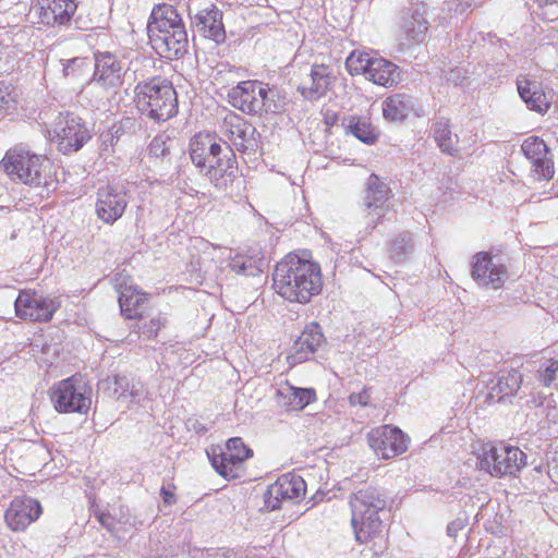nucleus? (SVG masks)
Wrapping results in <instances>:
<instances>
[{"instance_id": "53", "label": "nucleus", "mask_w": 558, "mask_h": 558, "mask_svg": "<svg viewBox=\"0 0 558 558\" xmlns=\"http://www.w3.org/2000/svg\"><path fill=\"white\" fill-rule=\"evenodd\" d=\"M548 475L555 483H558V456L549 463Z\"/></svg>"}, {"instance_id": "37", "label": "nucleus", "mask_w": 558, "mask_h": 558, "mask_svg": "<svg viewBox=\"0 0 558 558\" xmlns=\"http://www.w3.org/2000/svg\"><path fill=\"white\" fill-rule=\"evenodd\" d=\"M434 137L442 153L450 156H454L457 154L459 138L458 135L451 132L447 120L440 119L435 122Z\"/></svg>"}, {"instance_id": "19", "label": "nucleus", "mask_w": 558, "mask_h": 558, "mask_svg": "<svg viewBox=\"0 0 558 558\" xmlns=\"http://www.w3.org/2000/svg\"><path fill=\"white\" fill-rule=\"evenodd\" d=\"M192 24L198 34L216 44L223 43L226 39L222 12L215 5L199 10L192 19Z\"/></svg>"}, {"instance_id": "46", "label": "nucleus", "mask_w": 558, "mask_h": 558, "mask_svg": "<svg viewBox=\"0 0 558 558\" xmlns=\"http://www.w3.org/2000/svg\"><path fill=\"white\" fill-rule=\"evenodd\" d=\"M474 0H449L445 3L448 12H454L456 14H462L468 9L472 8Z\"/></svg>"}, {"instance_id": "10", "label": "nucleus", "mask_w": 558, "mask_h": 558, "mask_svg": "<svg viewBox=\"0 0 558 558\" xmlns=\"http://www.w3.org/2000/svg\"><path fill=\"white\" fill-rule=\"evenodd\" d=\"M305 492L306 484L300 475L283 474L265 492V507L271 511L280 509L283 502L298 500L305 495Z\"/></svg>"}, {"instance_id": "56", "label": "nucleus", "mask_w": 558, "mask_h": 558, "mask_svg": "<svg viewBox=\"0 0 558 558\" xmlns=\"http://www.w3.org/2000/svg\"><path fill=\"white\" fill-rule=\"evenodd\" d=\"M109 519V517L105 515V514H101L99 517V521L102 525L107 526V523H106V520Z\"/></svg>"}, {"instance_id": "16", "label": "nucleus", "mask_w": 558, "mask_h": 558, "mask_svg": "<svg viewBox=\"0 0 558 558\" xmlns=\"http://www.w3.org/2000/svg\"><path fill=\"white\" fill-rule=\"evenodd\" d=\"M400 28L409 45L422 44L428 35L426 8L423 4L412 5L401 12Z\"/></svg>"}, {"instance_id": "13", "label": "nucleus", "mask_w": 558, "mask_h": 558, "mask_svg": "<svg viewBox=\"0 0 558 558\" xmlns=\"http://www.w3.org/2000/svg\"><path fill=\"white\" fill-rule=\"evenodd\" d=\"M264 83L259 81H244L232 87L228 93L229 102L247 114L263 112Z\"/></svg>"}, {"instance_id": "44", "label": "nucleus", "mask_w": 558, "mask_h": 558, "mask_svg": "<svg viewBox=\"0 0 558 558\" xmlns=\"http://www.w3.org/2000/svg\"><path fill=\"white\" fill-rule=\"evenodd\" d=\"M402 81V72L400 68L386 60V88L398 85Z\"/></svg>"}, {"instance_id": "42", "label": "nucleus", "mask_w": 558, "mask_h": 558, "mask_svg": "<svg viewBox=\"0 0 558 558\" xmlns=\"http://www.w3.org/2000/svg\"><path fill=\"white\" fill-rule=\"evenodd\" d=\"M90 62L86 58H73L68 60L63 68L65 76L80 77L84 73H88Z\"/></svg>"}, {"instance_id": "43", "label": "nucleus", "mask_w": 558, "mask_h": 558, "mask_svg": "<svg viewBox=\"0 0 558 558\" xmlns=\"http://www.w3.org/2000/svg\"><path fill=\"white\" fill-rule=\"evenodd\" d=\"M148 150L151 156L165 159L170 154V146L163 136H156L149 143Z\"/></svg>"}, {"instance_id": "5", "label": "nucleus", "mask_w": 558, "mask_h": 558, "mask_svg": "<svg viewBox=\"0 0 558 558\" xmlns=\"http://www.w3.org/2000/svg\"><path fill=\"white\" fill-rule=\"evenodd\" d=\"M352 509V526L359 543H368L381 538L383 521L380 511L384 499L376 489L359 490L350 501Z\"/></svg>"}, {"instance_id": "12", "label": "nucleus", "mask_w": 558, "mask_h": 558, "mask_svg": "<svg viewBox=\"0 0 558 558\" xmlns=\"http://www.w3.org/2000/svg\"><path fill=\"white\" fill-rule=\"evenodd\" d=\"M508 270L504 264L494 262L487 252L473 257L472 278L482 287L499 289L504 286Z\"/></svg>"}, {"instance_id": "4", "label": "nucleus", "mask_w": 558, "mask_h": 558, "mask_svg": "<svg viewBox=\"0 0 558 558\" xmlns=\"http://www.w3.org/2000/svg\"><path fill=\"white\" fill-rule=\"evenodd\" d=\"M2 165L13 181L45 187L51 186L54 182L52 163L45 156L14 148L7 151Z\"/></svg>"}, {"instance_id": "1", "label": "nucleus", "mask_w": 558, "mask_h": 558, "mask_svg": "<svg viewBox=\"0 0 558 558\" xmlns=\"http://www.w3.org/2000/svg\"><path fill=\"white\" fill-rule=\"evenodd\" d=\"M272 280L278 294L290 302L303 304L323 288L319 265L295 254H288L277 264Z\"/></svg>"}, {"instance_id": "60", "label": "nucleus", "mask_w": 558, "mask_h": 558, "mask_svg": "<svg viewBox=\"0 0 558 558\" xmlns=\"http://www.w3.org/2000/svg\"><path fill=\"white\" fill-rule=\"evenodd\" d=\"M375 547H376V542H374V543H373V545H372V549H374V550H375Z\"/></svg>"}, {"instance_id": "39", "label": "nucleus", "mask_w": 558, "mask_h": 558, "mask_svg": "<svg viewBox=\"0 0 558 558\" xmlns=\"http://www.w3.org/2000/svg\"><path fill=\"white\" fill-rule=\"evenodd\" d=\"M245 459L247 458L226 450L219 456H214L211 464L220 475L228 477L233 476L234 469Z\"/></svg>"}, {"instance_id": "21", "label": "nucleus", "mask_w": 558, "mask_h": 558, "mask_svg": "<svg viewBox=\"0 0 558 558\" xmlns=\"http://www.w3.org/2000/svg\"><path fill=\"white\" fill-rule=\"evenodd\" d=\"M124 64L110 52L95 54V72L93 80L102 86L114 87L121 84Z\"/></svg>"}, {"instance_id": "36", "label": "nucleus", "mask_w": 558, "mask_h": 558, "mask_svg": "<svg viewBox=\"0 0 558 558\" xmlns=\"http://www.w3.org/2000/svg\"><path fill=\"white\" fill-rule=\"evenodd\" d=\"M145 299L140 295L132 287H124L119 291V305L121 314L128 319L142 317L138 308L144 303Z\"/></svg>"}, {"instance_id": "11", "label": "nucleus", "mask_w": 558, "mask_h": 558, "mask_svg": "<svg viewBox=\"0 0 558 558\" xmlns=\"http://www.w3.org/2000/svg\"><path fill=\"white\" fill-rule=\"evenodd\" d=\"M189 154L193 165L202 171L209 165L217 163L223 154H232V149L227 143L222 147L220 142L209 133H198L190 141Z\"/></svg>"}, {"instance_id": "57", "label": "nucleus", "mask_w": 558, "mask_h": 558, "mask_svg": "<svg viewBox=\"0 0 558 558\" xmlns=\"http://www.w3.org/2000/svg\"><path fill=\"white\" fill-rule=\"evenodd\" d=\"M231 556H232V553H231V551H227V553L223 555V557H225V558H230Z\"/></svg>"}, {"instance_id": "23", "label": "nucleus", "mask_w": 558, "mask_h": 558, "mask_svg": "<svg viewBox=\"0 0 558 558\" xmlns=\"http://www.w3.org/2000/svg\"><path fill=\"white\" fill-rule=\"evenodd\" d=\"M332 83L331 70L324 64H315L306 77L298 87L301 95L308 100H316L329 90Z\"/></svg>"}, {"instance_id": "40", "label": "nucleus", "mask_w": 558, "mask_h": 558, "mask_svg": "<svg viewBox=\"0 0 558 558\" xmlns=\"http://www.w3.org/2000/svg\"><path fill=\"white\" fill-rule=\"evenodd\" d=\"M262 98L264 104L263 112L279 113L284 110V99L280 97L277 89L269 88L267 84H264Z\"/></svg>"}, {"instance_id": "58", "label": "nucleus", "mask_w": 558, "mask_h": 558, "mask_svg": "<svg viewBox=\"0 0 558 558\" xmlns=\"http://www.w3.org/2000/svg\"><path fill=\"white\" fill-rule=\"evenodd\" d=\"M120 279L124 282V277L120 276V278H117V281H120Z\"/></svg>"}, {"instance_id": "29", "label": "nucleus", "mask_w": 558, "mask_h": 558, "mask_svg": "<svg viewBox=\"0 0 558 558\" xmlns=\"http://www.w3.org/2000/svg\"><path fill=\"white\" fill-rule=\"evenodd\" d=\"M107 389L117 400L131 398L132 403L138 402V398L143 393V385L141 383H131L125 376L116 375L106 380Z\"/></svg>"}, {"instance_id": "41", "label": "nucleus", "mask_w": 558, "mask_h": 558, "mask_svg": "<svg viewBox=\"0 0 558 558\" xmlns=\"http://www.w3.org/2000/svg\"><path fill=\"white\" fill-rule=\"evenodd\" d=\"M558 372V361L549 359L541 364L537 371V378L545 387H549L555 380Z\"/></svg>"}, {"instance_id": "14", "label": "nucleus", "mask_w": 558, "mask_h": 558, "mask_svg": "<svg viewBox=\"0 0 558 558\" xmlns=\"http://www.w3.org/2000/svg\"><path fill=\"white\" fill-rule=\"evenodd\" d=\"M129 203L126 193L117 186L108 185L97 192L96 213L105 223H113L122 217Z\"/></svg>"}, {"instance_id": "27", "label": "nucleus", "mask_w": 558, "mask_h": 558, "mask_svg": "<svg viewBox=\"0 0 558 558\" xmlns=\"http://www.w3.org/2000/svg\"><path fill=\"white\" fill-rule=\"evenodd\" d=\"M278 397L283 400V407L288 411L303 410L311 402L315 401L316 392L312 388H295L286 385L277 392Z\"/></svg>"}, {"instance_id": "22", "label": "nucleus", "mask_w": 558, "mask_h": 558, "mask_svg": "<svg viewBox=\"0 0 558 558\" xmlns=\"http://www.w3.org/2000/svg\"><path fill=\"white\" fill-rule=\"evenodd\" d=\"M36 8L41 22L47 25H64L77 9L76 0H37Z\"/></svg>"}, {"instance_id": "47", "label": "nucleus", "mask_w": 558, "mask_h": 558, "mask_svg": "<svg viewBox=\"0 0 558 558\" xmlns=\"http://www.w3.org/2000/svg\"><path fill=\"white\" fill-rule=\"evenodd\" d=\"M367 440L369 444V447L375 451L378 452L380 450H384V430L380 428L373 429L368 433Z\"/></svg>"}, {"instance_id": "35", "label": "nucleus", "mask_w": 558, "mask_h": 558, "mask_svg": "<svg viewBox=\"0 0 558 558\" xmlns=\"http://www.w3.org/2000/svg\"><path fill=\"white\" fill-rule=\"evenodd\" d=\"M264 265L263 257L246 254H238L229 263L231 270L242 276H256L263 271Z\"/></svg>"}, {"instance_id": "18", "label": "nucleus", "mask_w": 558, "mask_h": 558, "mask_svg": "<svg viewBox=\"0 0 558 558\" xmlns=\"http://www.w3.org/2000/svg\"><path fill=\"white\" fill-rule=\"evenodd\" d=\"M521 149L531 161L533 171L539 180H549L554 175V163L548 156V148L545 142L536 136L526 138Z\"/></svg>"}, {"instance_id": "52", "label": "nucleus", "mask_w": 558, "mask_h": 558, "mask_svg": "<svg viewBox=\"0 0 558 558\" xmlns=\"http://www.w3.org/2000/svg\"><path fill=\"white\" fill-rule=\"evenodd\" d=\"M546 421L549 424H558V408L555 405L546 408Z\"/></svg>"}, {"instance_id": "8", "label": "nucleus", "mask_w": 558, "mask_h": 558, "mask_svg": "<svg viewBox=\"0 0 558 558\" xmlns=\"http://www.w3.org/2000/svg\"><path fill=\"white\" fill-rule=\"evenodd\" d=\"M89 393V388L85 381L72 376L54 385L51 400L58 412L86 413L92 403Z\"/></svg>"}, {"instance_id": "48", "label": "nucleus", "mask_w": 558, "mask_h": 558, "mask_svg": "<svg viewBox=\"0 0 558 558\" xmlns=\"http://www.w3.org/2000/svg\"><path fill=\"white\" fill-rule=\"evenodd\" d=\"M161 322L158 318H153L149 322L143 323L138 328L141 332L147 338H151L157 335L158 330L161 328Z\"/></svg>"}, {"instance_id": "49", "label": "nucleus", "mask_w": 558, "mask_h": 558, "mask_svg": "<svg viewBox=\"0 0 558 558\" xmlns=\"http://www.w3.org/2000/svg\"><path fill=\"white\" fill-rule=\"evenodd\" d=\"M465 526V522L463 519H456L452 522H450L447 526V534L450 537H456L458 533L463 530Z\"/></svg>"}, {"instance_id": "26", "label": "nucleus", "mask_w": 558, "mask_h": 558, "mask_svg": "<svg viewBox=\"0 0 558 558\" xmlns=\"http://www.w3.org/2000/svg\"><path fill=\"white\" fill-rule=\"evenodd\" d=\"M231 155L232 154H223V156L217 160V163H211L201 171V173L219 190H226L234 179Z\"/></svg>"}, {"instance_id": "17", "label": "nucleus", "mask_w": 558, "mask_h": 558, "mask_svg": "<svg viewBox=\"0 0 558 558\" xmlns=\"http://www.w3.org/2000/svg\"><path fill=\"white\" fill-rule=\"evenodd\" d=\"M225 135L228 141L240 151H255L257 148L256 129L233 114L223 121Z\"/></svg>"}, {"instance_id": "51", "label": "nucleus", "mask_w": 558, "mask_h": 558, "mask_svg": "<svg viewBox=\"0 0 558 558\" xmlns=\"http://www.w3.org/2000/svg\"><path fill=\"white\" fill-rule=\"evenodd\" d=\"M351 404H361V405H367L368 403V395L366 391L360 392V393H352L349 397Z\"/></svg>"}, {"instance_id": "50", "label": "nucleus", "mask_w": 558, "mask_h": 558, "mask_svg": "<svg viewBox=\"0 0 558 558\" xmlns=\"http://www.w3.org/2000/svg\"><path fill=\"white\" fill-rule=\"evenodd\" d=\"M12 100L10 87L0 83V109Z\"/></svg>"}, {"instance_id": "24", "label": "nucleus", "mask_w": 558, "mask_h": 558, "mask_svg": "<svg viewBox=\"0 0 558 558\" xmlns=\"http://www.w3.org/2000/svg\"><path fill=\"white\" fill-rule=\"evenodd\" d=\"M350 74H363L366 80L377 85H384V59L371 57L368 53H351L347 59Z\"/></svg>"}, {"instance_id": "55", "label": "nucleus", "mask_w": 558, "mask_h": 558, "mask_svg": "<svg viewBox=\"0 0 558 558\" xmlns=\"http://www.w3.org/2000/svg\"><path fill=\"white\" fill-rule=\"evenodd\" d=\"M461 75H460V71H457V75H452V76H449L447 77L448 81H451L452 83H454L456 85L460 84L462 81H461Z\"/></svg>"}, {"instance_id": "15", "label": "nucleus", "mask_w": 558, "mask_h": 558, "mask_svg": "<svg viewBox=\"0 0 558 558\" xmlns=\"http://www.w3.org/2000/svg\"><path fill=\"white\" fill-rule=\"evenodd\" d=\"M41 514L40 504L29 497H15L5 511L4 520L12 531H24Z\"/></svg>"}, {"instance_id": "34", "label": "nucleus", "mask_w": 558, "mask_h": 558, "mask_svg": "<svg viewBox=\"0 0 558 558\" xmlns=\"http://www.w3.org/2000/svg\"><path fill=\"white\" fill-rule=\"evenodd\" d=\"M413 110L411 97L396 94L386 99V120L403 121Z\"/></svg>"}, {"instance_id": "20", "label": "nucleus", "mask_w": 558, "mask_h": 558, "mask_svg": "<svg viewBox=\"0 0 558 558\" xmlns=\"http://www.w3.org/2000/svg\"><path fill=\"white\" fill-rule=\"evenodd\" d=\"M324 341L325 337L320 326L312 323L304 328L301 336L294 341L288 359L292 364L302 363L314 354Z\"/></svg>"}, {"instance_id": "31", "label": "nucleus", "mask_w": 558, "mask_h": 558, "mask_svg": "<svg viewBox=\"0 0 558 558\" xmlns=\"http://www.w3.org/2000/svg\"><path fill=\"white\" fill-rule=\"evenodd\" d=\"M517 86L520 97L530 109L537 112H543L547 109L545 96L537 90L536 83L521 76L517 81Z\"/></svg>"}, {"instance_id": "33", "label": "nucleus", "mask_w": 558, "mask_h": 558, "mask_svg": "<svg viewBox=\"0 0 558 558\" xmlns=\"http://www.w3.org/2000/svg\"><path fill=\"white\" fill-rule=\"evenodd\" d=\"M342 125L345 130V134H352L365 144H372L377 138V134L372 124L360 117H347L342 120Z\"/></svg>"}, {"instance_id": "59", "label": "nucleus", "mask_w": 558, "mask_h": 558, "mask_svg": "<svg viewBox=\"0 0 558 558\" xmlns=\"http://www.w3.org/2000/svg\"><path fill=\"white\" fill-rule=\"evenodd\" d=\"M120 279L124 282V277L120 276V278H117V281H120Z\"/></svg>"}, {"instance_id": "2", "label": "nucleus", "mask_w": 558, "mask_h": 558, "mask_svg": "<svg viewBox=\"0 0 558 558\" xmlns=\"http://www.w3.org/2000/svg\"><path fill=\"white\" fill-rule=\"evenodd\" d=\"M147 33L153 49L162 58L174 60L187 52L185 25L171 4L162 3L153 9Z\"/></svg>"}, {"instance_id": "30", "label": "nucleus", "mask_w": 558, "mask_h": 558, "mask_svg": "<svg viewBox=\"0 0 558 558\" xmlns=\"http://www.w3.org/2000/svg\"><path fill=\"white\" fill-rule=\"evenodd\" d=\"M191 243L192 248L198 253L197 258L194 262L195 265L199 270L208 272L213 268V264L217 262V257L221 248L209 243L203 238H194L191 240Z\"/></svg>"}, {"instance_id": "7", "label": "nucleus", "mask_w": 558, "mask_h": 558, "mask_svg": "<svg viewBox=\"0 0 558 558\" xmlns=\"http://www.w3.org/2000/svg\"><path fill=\"white\" fill-rule=\"evenodd\" d=\"M48 135L63 154L78 150L90 138L82 119L72 113H60L48 130Z\"/></svg>"}, {"instance_id": "38", "label": "nucleus", "mask_w": 558, "mask_h": 558, "mask_svg": "<svg viewBox=\"0 0 558 558\" xmlns=\"http://www.w3.org/2000/svg\"><path fill=\"white\" fill-rule=\"evenodd\" d=\"M410 444V438L398 427L386 425V459L404 453Z\"/></svg>"}, {"instance_id": "25", "label": "nucleus", "mask_w": 558, "mask_h": 558, "mask_svg": "<svg viewBox=\"0 0 558 558\" xmlns=\"http://www.w3.org/2000/svg\"><path fill=\"white\" fill-rule=\"evenodd\" d=\"M523 381L522 374L517 369H511L500 375L493 384L487 395V402H500L508 397H513L520 389Z\"/></svg>"}, {"instance_id": "28", "label": "nucleus", "mask_w": 558, "mask_h": 558, "mask_svg": "<svg viewBox=\"0 0 558 558\" xmlns=\"http://www.w3.org/2000/svg\"><path fill=\"white\" fill-rule=\"evenodd\" d=\"M363 204L368 216L376 215L379 219L384 209V187L381 179L376 174H371L366 182Z\"/></svg>"}, {"instance_id": "54", "label": "nucleus", "mask_w": 558, "mask_h": 558, "mask_svg": "<svg viewBox=\"0 0 558 558\" xmlns=\"http://www.w3.org/2000/svg\"><path fill=\"white\" fill-rule=\"evenodd\" d=\"M161 496H162V499H163V502L165 504H168V505H172L174 504L175 499H174V494L167 487H161Z\"/></svg>"}, {"instance_id": "3", "label": "nucleus", "mask_w": 558, "mask_h": 558, "mask_svg": "<svg viewBox=\"0 0 558 558\" xmlns=\"http://www.w3.org/2000/svg\"><path fill=\"white\" fill-rule=\"evenodd\" d=\"M137 109L155 121H167L178 112L177 92L167 80L154 77L135 87Z\"/></svg>"}, {"instance_id": "9", "label": "nucleus", "mask_w": 558, "mask_h": 558, "mask_svg": "<svg viewBox=\"0 0 558 558\" xmlns=\"http://www.w3.org/2000/svg\"><path fill=\"white\" fill-rule=\"evenodd\" d=\"M16 316L32 322H49L60 307L58 299L44 296L36 291L24 290L14 303Z\"/></svg>"}, {"instance_id": "6", "label": "nucleus", "mask_w": 558, "mask_h": 558, "mask_svg": "<svg viewBox=\"0 0 558 558\" xmlns=\"http://www.w3.org/2000/svg\"><path fill=\"white\" fill-rule=\"evenodd\" d=\"M525 453L518 447L486 444L478 453V468L492 476L515 475L525 465Z\"/></svg>"}, {"instance_id": "32", "label": "nucleus", "mask_w": 558, "mask_h": 558, "mask_svg": "<svg viewBox=\"0 0 558 558\" xmlns=\"http://www.w3.org/2000/svg\"><path fill=\"white\" fill-rule=\"evenodd\" d=\"M412 252L413 236L410 232L403 231L390 239L388 245V255L393 263L400 264L408 260Z\"/></svg>"}, {"instance_id": "45", "label": "nucleus", "mask_w": 558, "mask_h": 558, "mask_svg": "<svg viewBox=\"0 0 558 558\" xmlns=\"http://www.w3.org/2000/svg\"><path fill=\"white\" fill-rule=\"evenodd\" d=\"M226 450L232 453H239L240 456L246 458L252 454V450L244 445L240 437L230 438L227 441Z\"/></svg>"}]
</instances>
